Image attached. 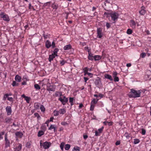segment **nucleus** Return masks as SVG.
<instances>
[{
  "mask_svg": "<svg viewBox=\"0 0 151 151\" xmlns=\"http://www.w3.org/2000/svg\"><path fill=\"white\" fill-rule=\"evenodd\" d=\"M12 119L11 118H6L5 119V122L7 123H10V122H11L12 120Z\"/></svg>",
  "mask_w": 151,
  "mask_h": 151,
  "instance_id": "obj_26",
  "label": "nucleus"
},
{
  "mask_svg": "<svg viewBox=\"0 0 151 151\" xmlns=\"http://www.w3.org/2000/svg\"><path fill=\"white\" fill-rule=\"evenodd\" d=\"M51 46H52V48H54L55 47V44L54 42H52V44Z\"/></svg>",
  "mask_w": 151,
  "mask_h": 151,
  "instance_id": "obj_56",
  "label": "nucleus"
},
{
  "mask_svg": "<svg viewBox=\"0 0 151 151\" xmlns=\"http://www.w3.org/2000/svg\"><path fill=\"white\" fill-rule=\"evenodd\" d=\"M51 145V143L50 142H46L44 143L43 147L45 149H48L50 146Z\"/></svg>",
  "mask_w": 151,
  "mask_h": 151,
  "instance_id": "obj_8",
  "label": "nucleus"
},
{
  "mask_svg": "<svg viewBox=\"0 0 151 151\" xmlns=\"http://www.w3.org/2000/svg\"><path fill=\"white\" fill-rule=\"evenodd\" d=\"M58 111L59 114H63L66 112V111L65 109H60Z\"/></svg>",
  "mask_w": 151,
  "mask_h": 151,
  "instance_id": "obj_19",
  "label": "nucleus"
},
{
  "mask_svg": "<svg viewBox=\"0 0 151 151\" xmlns=\"http://www.w3.org/2000/svg\"><path fill=\"white\" fill-rule=\"evenodd\" d=\"M15 135L17 137L21 138L22 137L23 134L22 132H18L15 133Z\"/></svg>",
  "mask_w": 151,
  "mask_h": 151,
  "instance_id": "obj_12",
  "label": "nucleus"
},
{
  "mask_svg": "<svg viewBox=\"0 0 151 151\" xmlns=\"http://www.w3.org/2000/svg\"><path fill=\"white\" fill-rule=\"evenodd\" d=\"M141 90L136 91L132 89L131 90L130 94L129 96L130 98H136L140 96V95L141 93Z\"/></svg>",
  "mask_w": 151,
  "mask_h": 151,
  "instance_id": "obj_1",
  "label": "nucleus"
},
{
  "mask_svg": "<svg viewBox=\"0 0 151 151\" xmlns=\"http://www.w3.org/2000/svg\"><path fill=\"white\" fill-rule=\"evenodd\" d=\"M70 145L69 144H66L65 147V149L66 150H68L70 147Z\"/></svg>",
  "mask_w": 151,
  "mask_h": 151,
  "instance_id": "obj_31",
  "label": "nucleus"
},
{
  "mask_svg": "<svg viewBox=\"0 0 151 151\" xmlns=\"http://www.w3.org/2000/svg\"><path fill=\"white\" fill-rule=\"evenodd\" d=\"M98 100V99H97L96 100L95 99H93L91 101V104H95L97 103Z\"/></svg>",
  "mask_w": 151,
  "mask_h": 151,
  "instance_id": "obj_30",
  "label": "nucleus"
},
{
  "mask_svg": "<svg viewBox=\"0 0 151 151\" xmlns=\"http://www.w3.org/2000/svg\"><path fill=\"white\" fill-rule=\"evenodd\" d=\"M55 95L56 96H60V97L62 96V93L61 92L56 91L55 92Z\"/></svg>",
  "mask_w": 151,
  "mask_h": 151,
  "instance_id": "obj_22",
  "label": "nucleus"
},
{
  "mask_svg": "<svg viewBox=\"0 0 151 151\" xmlns=\"http://www.w3.org/2000/svg\"><path fill=\"white\" fill-rule=\"evenodd\" d=\"M34 115L35 116L37 117V118L38 119H39L41 118L39 114L38 113H35Z\"/></svg>",
  "mask_w": 151,
  "mask_h": 151,
  "instance_id": "obj_44",
  "label": "nucleus"
},
{
  "mask_svg": "<svg viewBox=\"0 0 151 151\" xmlns=\"http://www.w3.org/2000/svg\"><path fill=\"white\" fill-rule=\"evenodd\" d=\"M64 144L63 142H62L60 145V148L61 150H63L64 149Z\"/></svg>",
  "mask_w": 151,
  "mask_h": 151,
  "instance_id": "obj_36",
  "label": "nucleus"
},
{
  "mask_svg": "<svg viewBox=\"0 0 151 151\" xmlns=\"http://www.w3.org/2000/svg\"><path fill=\"white\" fill-rule=\"evenodd\" d=\"M61 124L65 126L68 124L67 122H62L61 123Z\"/></svg>",
  "mask_w": 151,
  "mask_h": 151,
  "instance_id": "obj_53",
  "label": "nucleus"
},
{
  "mask_svg": "<svg viewBox=\"0 0 151 151\" xmlns=\"http://www.w3.org/2000/svg\"><path fill=\"white\" fill-rule=\"evenodd\" d=\"M114 81L115 82H118L119 81V78L117 76L114 77Z\"/></svg>",
  "mask_w": 151,
  "mask_h": 151,
  "instance_id": "obj_47",
  "label": "nucleus"
},
{
  "mask_svg": "<svg viewBox=\"0 0 151 151\" xmlns=\"http://www.w3.org/2000/svg\"><path fill=\"white\" fill-rule=\"evenodd\" d=\"M51 46V42L49 40H47L45 42V46L47 48H49Z\"/></svg>",
  "mask_w": 151,
  "mask_h": 151,
  "instance_id": "obj_13",
  "label": "nucleus"
},
{
  "mask_svg": "<svg viewBox=\"0 0 151 151\" xmlns=\"http://www.w3.org/2000/svg\"><path fill=\"white\" fill-rule=\"evenodd\" d=\"M88 59L91 60H93L94 59V56H88Z\"/></svg>",
  "mask_w": 151,
  "mask_h": 151,
  "instance_id": "obj_51",
  "label": "nucleus"
},
{
  "mask_svg": "<svg viewBox=\"0 0 151 151\" xmlns=\"http://www.w3.org/2000/svg\"><path fill=\"white\" fill-rule=\"evenodd\" d=\"M58 6V4H55V3L53 4L52 5V7L54 9H57Z\"/></svg>",
  "mask_w": 151,
  "mask_h": 151,
  "instance_id": "obj_27",
  "label": "nucleus"
},
{
  "mask_svg": "<svg viewBox=\"0 0 151 151\" xmlns=\"http://www.w3.org/2000/svg\"><path fill=\"white\" fill-rule=\"evenodd\" d=\"M8 100L10 101H12L13 98L12 97H8Z\"/></svg>",
  "mask_w": 151,
  "mask_h": 151,
  "instance_id": "obj_64",
  "label": "nucleus"
},
{
  "mask_svg": "<svg viewBox=\"0 0 151 151\" xmlns=\"http://www.w3.org/2000/svg\"><path fill=\"white\" fill-rule=\"evenodd\" d=\"M91 107H90V110L91 111H93V109L95 106V104H91Z\"/></svg>",
  "mask_w": 151,
  "mask_h": 151,
  "instance_id": "obj_45",
  "label": "nucleus"
},
{
  "mask_svg": "<svg viewBox=\"0 0 151 151\" xmlns=\"http://www.w3.org/2000/svg\"><path fill=\"white\" fill-rule=\"evenodd\" d=\"M103 128L104 127H102L101 128L99 129L98 131H96L95 132L96 136H99L100 135V134L102 132Z\"/></svg>",
  "mask_w": 151,
  "mask_h": 151,
  "instance_id": "obj_11",
  "label": "nucleus"
},
{
  "mask_svg": "<svg viewBox=\"0 0 151 151\" xmlns=\"http://www.w3.org/2000/svg\"><path fill=\"white\" fill-rule=\"evenodd\" d=\"M12 84L13 86H18L19 83H17L16 81H13Z\"/></svg>",
  "mask_w": 151,
  "mask_h": 151,
  "instance_id": "obj_32",
  "label": "nucleus"
},
{
  "mask_svg": "<svg viewBox=\"0 0 151 151\" xmlns=\"http://www.w3.org/2000/svg\"><path fill=\"white\" fill-rule=\"evenodd\" d=\"M109 126H110L112 125V122H107Z\"/></svg>",
  "mask_w": 151,
  "mask_h": 151,
  "instance_id": "obj_58",
  "label": "nucleus"
},
{
  "mask_svg": "<svg viewBox=\"0 0 151 151\" xmlns=\"http://www.w3.org/2000/svg\"><path fill=\"white\" fill-rule=\"evenodd\" d=\"M52 129H54V132L56 131V126L55 125H51L50 127L49 128V130H51Z\"/></svg>",
  "mask_w": 151,
  "mask_h": 151,
  "instance_id": "obj_21",
  "label": "nucleus"
},
{
  "mask_svg": "<svg viewBox=\"0 0 151 151\" xmlns=\"http://www.w3.org/2000/svg\"><path fill=\"white\" fill-rule=\"evenodd\" d=\"M120 144V141H117L115 143L116 145H119Z\"/></svg>",
  "mask_w": 151,
  "mask_h": 151,
  "instance_id": "obj_57",
  "label": "nucleus"
},
{
  "mask_svg": "<svg viewBox=\"0 0 151 151\" xmlns=\"http://www.w3.org/2000/svg\"><path fill=\"white\" fill-rule=\"evenodd\" d=\"M101 58V56L98 55H96L94 56V59L96 61L100 60Z\"/></svg>",
  "mask_w": 151,
  "mask_h": 151,
  "instance_id": "obj_24",
  "label": "nucleus"
},
{
  "mask_svg": "<svg viewBox=\"0 0 151 151\" xmlns=\"http://www.w3.org/2000/svg\"><path fill=\"white\" fill-rule=\"evenodd\" d=\"M83 105L82 104H80L79 105V108L80 109H81V108L83 106Z\"/></svg>",
  "mask_w": 151,
  "mask_h": 151,
  "instance_id": "obj_60",
  "label": "nucleus"
},
{
  "mask_svg": "<svg viewBox=\"0 0 151 151\" xmlns=\"http://www.w3.org/2000/svg\"><path fill=\"white\" fill-rule=\"evenodd\" d=\"M30 98L28 97L27 96L26 98H25V100L27 102L29 103V101L30 99Z\"/></svg>",
  "mask_w": 151,
  "mask_h": 151,
  "instance_id": "obj_46",
  "label": "nucleus"
},
{
  "mask_svg": "<svg viewBox=\"0 0 151 151\" xmlns=\"http://www.w3.org/2000/svg\"><path fill=\"white\" fill-rule=\"evenodd\" d=\"M102 29L101 28H98L97 29V37L99 38H101L102 36Z\"/></svg>",
  "mask_w": 151,
  "mask_h": 151,
  "instance_id": "obj_6",
  "label": "nucleus"
},
{
  "mask_svg": "<svg viewBox=\"0 0 151 151\" xmlns=\"http://www.w3.org/2000/svg\"><path fill=\"white\" fill-rule=\"evenodd\" d=\"M5 147H7L10 146V142L9 140L7 139V136L6 134L5 136Z\"/></svg>",
  "mask_w": 151,
  "mask_h": 151,
  "instance_id": "obj_5",
  "label": "nucleus"
},
{
  "mask_svg": "<svg viewBox=\"0 0 151 151\" xmlns=\"http://www.w3.org/2000/svg\"><path fill=\"white\" fill-rule=\"evenodd\" d=\"M146 56V54L145 53L143 52L140 55V56L141 58H144Z\"/></svg>",
  "mask_w": 151,
  "mask_h": 151,
  "instance_id": "obj_48",
  "label": "nucleus"
},
{
  "mask_svg": "<svg viewBox=\"0 0 151 151\" xmlns=\"http://www.w3.org/2000/svg\"><path fill=\"white\" fill-rule=\"evenodd\" d=\"M73 100L74 99L73 98L70 97L69 98V102L70 103V104L71 106L73 104Z\"/></svg>",
  "mask_w": 151,
  "mask_h": 151,
  "instance_id": "obj_33",
  "label": "nucleus"
},
{
  "mask_svg": "<svg viewBox=\"0 0 151 151\" xmlns=\"http://www.w3.org/2000/svg\"><path fill=\"white\" fill-rule=\"evenodd\" d=\"M60 64L62 65H63L65 64V63H66V61H65L64 60H62L60 61Z\"/></svg>",
  "mask_w": 151,
  "mask_h": 151,
  "instance_id": "obj_40",
  "label": "nucleus"
},
{
  "mask_svg": "<svg viewBox=\"0 0 151 151\" xmlns=\"http://www.w3.org/2000/svg\"><path fill=\"white\" fill-rule=\"evenodd\" d=\"M111 18L114 21H115L116 19H117L118 17V15L117 13H114L112 14H111Z\"/></svg>",
  "mask_w": 151,
  "mask_h": 151,
  "instance_id": "obj_9",
  "label": "nucleus"
},
{
  "mask_svg": "<svg viewBox=\"0 0 151 151\" xmlns=\"http://www.w3.org/2000/svg\"><path fill=\"white\" fill-rule=\"evenodd\" d=\"M13 125L14 126V127H19V125L18 124H16L14 123V122L13 123Z\"/></svg>",
  "mask_w": 151,
  "mask_h": 151,
  "instance_id": "obj_61",
  "label": "nucleus"
},
{
  "mask_svg": "<svg viewBox=\"0 0 151 151\" xmlns=\"http://www.w3.org/2000/svg\"><path fill=\"white\" fill-rule=\"evenodd\" d=\"M22 145L21 144H19V145L16 147V148H15V151H20L22 149Z\"/></svg>",
  "mask_w": 151,
  "mask_h": 151,
  "instance_id": "obj_18",
  "label": "nucleus"
},
{
  "mask_svg": "<svg viewBox=\"0 0 151 151\" xmlns=\"http://www.w3.org/2000/svg\"><path fill=\"white\" fill-rule=\"evenodd\" d=\"M132 32V30L130 29H128L127 31V33L128 34H131Z\"/></svg>",
  "mask_w": 151,
  "mask_h": 151,
  "instance_id": "obj_42",
  "label": "nucleus"
},
{
  "mask_svg": "<svg viewBox=\"0 0 151 151\" xmlns=\"http://www.w3.org/2000/svg\"><path fill=\"white\" fill-rule=\"evenodd\" d=\"M139 140L137 139H135L134 140V142L135 144H137L139 143Z\"/></svg>",
  "mask_w": 151,
  "mask_h": 151,
  "instance_id": "obj_41",
  "label": "nucleus"
},
{
  "mask_svg": "<svg viewBox=\"0 0 151 151\" xmlns=\"http://www.w3.org/2000/svg\"><path fill=\"white\" fill-rule=\"evenodd\" d=\"M104 17H110V14H109L108 13L105 12L104 13Z\"/></svg>",
  "mask_w": 151,
  "mask_h": 151,
  "instance_id": "obj_35",
  "label": "nucleus"
},
{
  "mask_svg": "<svg viewBox=\"0 0 151 151\" xmlns=\"http://www.w3.org/2000/svg\"><path fill=\"white\" fill-rule=\"evenodd\" d=\"M58 50V48L55 49L53 51V53L52 54L55 56H57V52Z\"/></svg>",
  "mask_w": 151,
  "mask_h": 151,
  "instance_id": "obj_29",
  "label": "nucleus"
},
{
  "mask_svg": "<svg viewBox=\"0 0 151 151\" xmlns=\"http://www.w3.org/2000/svg\"><path fill=\"white\" fill-rule=\"evenodd\" d=\"M130 26L133 28H134L136 26V23L133 20H131L130 21Z\"/></svg>",
  "mask_w": 151,
  "mask_h": 151,
  "instance_id": "obj_17",
  "label": "nucleus"
},
{
  "mask_svg": "<svg viewBox=\"0 0 151 151\" xmlns=\"http://www.w3.org/2000/svg\"><path fill=\"white\" fill-rule=\"evenodd\" d=\"M95 85L98 87L100 88L102 87V85L101 83V81L100 78H98L95 81Z\"/></svg>",
  "mask_w": 151,
  "mask_h": 151,
  "instance_id": "obj_4",
  "label": "nucleus"
},
{
  "mask_svg": "<svg viewBox=\"0 0 151 151\" xmlns=\"http://www.w3.org/2000/svg\"><path fill=\"white\" fill-rule=\"evenodd\" d=\"M106 26L107 28H109L111 26L110 24L108 22L106 23Z\"/></svg>",
  "mask_w": 151,
  "mask_h": 151,
  "instance_id": "obj_52",
  "label": "nucleus"
},
{
  "mask_svg": "<svg viewBox=\"0 0 151 151\" xmlns=\"http://www.w3.org/2000/svg\"><path fill=\"white\" fill-rule=\"evenodd\" d=\"M83 138L84 139H86L88 138V136L87 135H84L83 136Z\"/></svg>",
  "mask_w": 151,
  "mask_h": 151,
  "instance_id": "obj_63",
  "label": "nucleus"
},
{
  "mask_svg": "<svg viewBox=\"0 0 151 151\" xmlns=\"http://www.w3.org/2000/svg\"><path fill=\"white\" fill-rule=\"evenodd\" d=\"M34 106L35 108L36 109H38L39 107V105L37 103H35L34 104Z\"/></svg>",
  "mask_w": 151,
  "mask_h": 151,
  "instance_id": "obj_34",
  "label": "nucleus"
},
{
  "mask_svg": "<svg viewBox=\"0 0 151 151\" xmlns=\"http://www.w3.org/2000/svg\"><path fill=\"white\" fill-rule=\"evenodd\" d=\"M44 134V132L42 131H40L38 132L37 136L38 137H40L43 135Z\"/></svg>",
  "mask_w": 151,
  "mask_h": 151,
  "instance_id": "obj_25",
  "label": "nucleus"
},
{
  "mask_svg": "<svg viewBox=\"0 0 151 151\" xmlns=\"http://www.w3.org/2000/svg\"><path fill=\"white\" fill-rule=\"evenodd\" d=\"M8 96V94H5L4 96V100H5L6 98Z\"/></svg>",
  "mask_w": 151,
  "mask_h": 151,
  "instance_id": "obj_55",
  "label": "nucleus"
},
{
  "mask_svg": "<svg viewBox=\"0 0 151 151\" xmlns=\"http://www.w3.org/2000/svg\"><path fill=\"white\" fill-rule=\"evenodd\" d=\"M55 57V55L52 54L51 55H50L49 58V60L50 62H51L53 60V58Z\"/></svg>",
  "mask_w": 151,
  "mask_h": 151,
  "instance_id": "obj_20",
  "label": "nucleus"
},
{
  "mask_svg": "<svg viewBox=\"0 0 151 151\" xmlns=\"http://www.w3.org/2000/svg\"><path fill=\"white\" fill-rule=\"evenodd\" d=\"M105 77L106 78L109 79L111 81H112L113 80V78L111 75L106 74L105 75Z\"/></svg>",
  "mask_w": 151,
  "mask_h": 151,
  "instance_id": "obj_23",
  "label": "nucleus"
},
{
  "mask_svg": "<svg viewBox=\"0 0 151 151\" xmlns=\"http://www.w3.org/2000/svg\"><path fill=\"white\" fill-rule=\"evenodd\" d=\"M58 100L60 101L62 104L63 105H65L66 103L68 101V98H66L65 96H64L63 98L61 97H60L58 99Z\"/></svg>",
  "mask_w": 151,
  "mask_h": 151,
  "instance_id": "obj_3",
  "label": "nucleus"
},
{
  "mask_svg": "<svg viewBox=\"0 0 151 151\" xmlns=\"http://www.w3.org/2000/svg\"><path fill=\"white\" fill-rule=\"evenodd\" d=\"M84 72L85 73L84 75H86V74H88V73H89L88 72V71H84Z\"/></svg>",
  "mask_w": 151,
  "mask_h": 151,
  "instance_id": "obj_62",
  "label": "nucleus"
},
{
  "mask_svg": "<svg viewBox=\"0 0 151 151\" xmlns=\"http://www.w3.org/2000/svg\"><path fill=\"white\" fill-rule=\"evenodd\" d=\"M6 110L7 112V115H10L11 114L12 112L11 108L10 106H7L6 107Z\"/></svg>",
  "mask_w": 151,
  "mask_h": 151,
  "instance_id": "obj_10",
  "label": "nucleus"
},
{
  "mask_svg": "<svg viewBox=\"0 0 151 151\" xmlns=\"http://www.w3.org/2000/svg\"><path fill=\"white\" fill-rule=\"evenodd\" d=\"M40 109L42 112H44L45 110V109L44 106L42 105L40 107Z\"/></svg>",
  "mask_w": 151,
  "mask_h": 151,
  "instance_id": "obj_38",
  "label": "nucleus"
},
{
  "mask_svg": "<svg viewBox=\"0 0 151 151\" xmlns=\"http://www.w3.org/2000/svg\"><path fill=\"white\" fill-rule=\"evenodd\" d=\"M4 132H2L0 133V140L3 138V135L4 134Z\"/></svg>",
  "mask_w": 151,
  "mask_h": 151,
  "instance_id": "obj_43",
  "label": "nucleus"
},
{
  "mask_svg": "<svg viewBox=\"0 0 151 151\" xmlns=\"http://www.w3.org/2000/svg\"><path fill=\"white\" fill-rule=\"evenodd\" d=\"M34 87L37 90H40V89L41 88L40 86L37 84H36L34 85Z\"/></svg>",
  "mask_w": 151,
  "mask_h": 151,
  "instance_id": "obj_28",
  "label": "nucleus"
},
{
  "mask_svg": "<svg viewBox=\"0 0 151 151\" xmlns=\"http://www.w3.org/2000/svg\"><path fill=\"white\" fill-rule=\"evenodd\" d=\"M72 48V46L70 44H69L65 45L64 48V50H68Z\"/></svg>",
  "mask_w": 151,
  "mask_h": 151,
  "instance_id": "obj_14",
  "label": "nucleus"
},
{
  "mask_svg": "<svg viewBox=\"0 0 151 151\" xmlns=\"http://www.w3.org/2000/svg\"><path fill=\"white\" fill-rule=\"evenodd\" d=\"M16 81L18 82H20L21 81V78L18 75H17L15 78Z\"/></svg>",
  "mask_w": 151,
  "mask_h": 151,
  "instance_id": "obj_16",
  "label": "nucleus"
},
{
  "mask_svg": "<svg viewBox=\"0 0 151 151\" xmlns=\"http://www.w3.org/2000/svg\"><path fill=\"white\" fill-rule=\"evenodd\" d=\"M117 75V73L116 72H114L113 73V77H114L115 76H116Z\"/></svg>",
  "mask_w": 151,
  "mask_h": 151,
  "instance_id": "obj_54",
  "label": "nucleus"
},
{
  "mask_svg": "<svg viewBox=\"0 0 151 151\" xmlns=\"http://www.w3.org/2000/svg\"><path fill=\"white\" fill-rule=\"evenodd\" d=\"M73 151H80L79 147H75Z\"/></svg>",
  "mask_w": 151,
  "mask_h": 151,
  "instance_id": "obj_39",
  "label": "nucleus"
},
{
  "mask_svg": "<svg viewBox=\"0 0 151 151\" xmlns=\"http://www.w3.org/2000/svg\"><path fill=\"white\" fill-rule=\"evenodd\" d=\"M0 18L2 19L3 20L7 22H8L10 20V19L8 15L3 12L0 13Z\"/></svg>",
  "mask_w": 151,
  "mask_h": 151,
  "instance_id": "obj_2",
  "label": "nucleus"
},
{
  "mask_svg": "<svg viewBox=\"0 0 151 151\" xmlns=\"http://www.w3.org/2000/svg\"><path fill=\"white\" fill-rule=\"evenodd\" d=\"M146 11L145 9V8L144 6L141 7V10L139 11V13L141 15H144L146 13Z\"/></svg>",
  "mask_w": 151,
  "mask_h": 151,
  "instance_id": "obj_7",
  "label": "nucleus"
},
{
  "mask_svg": "<svg viewBox=\"0 0 151 151\" xmlns=\"http://www.w3.org/2000/svg\"><path fill=\"white\" fill-rule=\"evenodd\" d=\"M47 90L48 91H55V88L52 86H50L49 87L47 85Z\"/></svg>",
  "mask_w": 151,
  "mask_h": 151,
  "instance_id": "obj_15",
  "label": "nucleus"
},
{
  "mask_svg": "<svg viewBox=\"0 0 151 151\" xmlns=\"http://www.w3.org/2000/svg\"><path fill=\"white\" fill-rule=\"evenodd\" d=\"M84 80L85 82H86H86L87 81L88 79V78L87 77H84Z\"/></svg>",
  "mask_w": 151,
  "mask_h": 151,
  "instance_id": "obj_59",
  "label": "nucleus"
},
{
  "mask_svg": "<svg viewBox=\"0 0 151 151\" xmlns=\"http://www.w3.org/2000/svg\"><path fill=\"white\" fill-rule=\"evenodd\" d=\"M43 36L45 39H47V37H48L49 35H45V33H44L43 35Z\"/></svg>",
  "mask_w": 151,
  "mask_h": 151,
  "instance_id": "obj_50",
  "label": "nucleus"
},
{
  "mask_svg": "<svg viewBox=\"0 0 151 151\" xmlns=\"http://www.w3.org/2000/svg\"><path fill=\"white\" fill-rule=\"evenodd\" d=\"M54 115L55 116H58L59 114V111L55 110L53 112Z\"/></svg>",
  "mask_w": 151,
  "mask_h": 151,
  "instance_id": "obj_37",
  "label": "nucleus"
},
{
  "mask_svg": "<svg viewBox=\"0 0 151 151\" xmlns=\"http://www.w3.org/2000/svg\"><path fill=\"white\" fill-rule=\"evenodd\" d=\"M146 131L144 129H142V134L143 135H145V134Z\"/></svg>",
  "mask_w": 151,
  "mask_h": 151,
  "instance_id": "obj_49",
  "label": "nucleus"
}]
</instances>
